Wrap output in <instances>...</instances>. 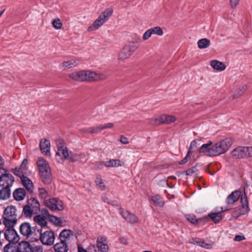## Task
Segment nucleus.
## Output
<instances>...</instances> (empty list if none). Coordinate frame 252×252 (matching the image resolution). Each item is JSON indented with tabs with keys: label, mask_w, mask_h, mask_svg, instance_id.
<instances>
[{
	"label": "nucleus",
	"mask_w": 252,
	"mask_h": 252,
	"mask_svg": "<svg viewBox=\"0 0 252 252\" xmlns=\"http://www.w3.org/2000/svg\"><path fill=\"white\" fill-rule=\"evenodd\" d=\"M54 249L55 252H67L69 248L68 244L60 241L54 245Z\"/></svg>",
	"instance_id": "nucleus-23"
},
{
	"label": "nucleus",
	"mask_w": 252,
	"mask_h": 252,
	"mask_svg": "<svg viewBox=\"0 0 252 252\" xmlns=\"http://www.w3.org/2000/svg\"><path fill=\"white\" fill-rule=\"evenodd\" d=\"M7 229L4 232L5 238L9 242V243L15 244L19 241L20 237L14 228V226H5Z\"/></svg>",
	"instance_id": "nucleus-11"
},
{
	"label": "nucleus",
	"mask_w": 252,
	"mask_h": 252,
	"mask_svg": "<svg viewBox=\"0 0 252 252\" xmlns=\"http://www.w3.org/2000/svg\"><path fill=\"white\" fill-rule=\"evenodd\" d=\"M113 10L112 8L106 9L99 16L88 28L89 32H92L99 29L106 22L112 15Z\"/></svg>",
	"instance_id": "nucleus-4"
},
{
	"label": "nucleus",
	"mask_w": 252,
	"mask_h": 252,
	"mask_svg": "<svg viewBox=\"0 0 252 252\" xmlns=\"http://www.w3.org/2000/svg\"><path fill=\"white\" fill-rule=\"evenodd\" d=\"M40 148L42 154L47 156H50V142L49 140L44 139L40 141Z\"/></svg>",
	"instance_id": "nucleus-18"
},
{
	"label": "nucleus",
	"mask_w": 252,
	"mask_h": 252,
	"mask_svg": "<svg viewBox=\"0 0 252 252\" xmlns=\"http://www.w3.org/2000/svg\"><path fill=\"white\" fill-rule=\"evenodd\" d=\"M80 60L77 58H73L70 60L63 62L60 65L61 69L66 70L75 67L79 63Z\"/></svg>",
	"instance_id": "nucleus-15"
},
{
	"label": "nucleus",
	"mask_w": 252,
	"mask_h": 252,
	"mask_svg": "<svg viewBox=\"0 0 252 252\" xmlns=\"http://www.w3.org/2000/svg\"><path fill=\"white\" fill-rule=\"evenodd\" d=\"M39 238L41 243L45 245H52L55 239V233L51 230H47L42 233L39 232Z\"/></svg>",
	"instance_id": "nucleus-12"
},
{
	"label": "nucleus",
	"mask_w": 252,
	"mask_h": 252,
	"mask_svg": "<svg viewBox=\"0 0 252 252\" xmlns=\"http://www.w3.org/2000/svg\"><path fill=\"white\" fill-rule=\"evenodd\" d=\"M39 232L42 233V229L36 226L35 229H32V235L29 237V239L32 241H37L39 240H40V238H39Z\"/></svg>",
	"instance_id": "nucleus-33"
},
{
	"label": "nucleus",
	"mask_w": 252,
	"mask_h": 252,
	"mask_svg": "<svg viewBox=\"0 0 252 252\" xmlns=\"http://www.w3.org/2000/svg\"><path fill=\"white\" fill-rule=\"evenodd\" d=\"M12 243H8L3 249V252H16V248Z\"/></svg>",
	"instance_id": "nucleus-45"
},
{
	"label": "nucleus",
	"mask_w": 252,
	"mask_h": 252,
	"mask_svg": "<svg viewBox=\"0 0 252 252\" xmlns=\"http://www.w3.org/2000/svg\"><path fill=\"white\" fill-rule=\"evenodd\" d=\"M246 90V87L243 86L236 90L234 93L233 97L237 98L241 96Z\"/></svg>",
	"instance_id": "nucleus-46"
},
{
	"label": "nucleus",
	"mask_w": 252,
	"mask_h": 252,
	"mask_svg": "<svg viewBox=\"0 0 252 252\" xmlns=\"http://www.w3.org/2000/svg\"><path fill=\"white\" fill-rule=\"evenodd\" d=\"M210 65L213 69L219 71H222L226 68L225 65L222 62L218 60H213L211 61Z\"/></svg>",
	"instance_id": "nucleus-27"
},
{
	"label": "nucleus",
	"mask_w": 252,
	"mask_h": 252,
	"mask_svg": "<svg viewBox=\"0 0 252 252\" xmlns=\"http://www.w3.org/2000/svg\"><path fill=\"white\" fill-rule=\"evenodd\" d=\"M102 200L104 202L107 203L108 204H111V201L110 199L106 196H102Z\"/></svg>",
	"instance_id": "nucleus-64"
},
{
	"label": "nucleus",
	"mask_w": 252,
	"mask_h": 252,
	"mask_svg": "<svg viewBox=\"0 0 252 252\" xmlns=\"http://www.w3.org/2000/svg\"><path fill=\"white\" fill-rule=\"evenodd\" d=\"M32 228L31 224L29 222H23L21 224L19 227V231L21 235L29 238L32 235Z\"/></svg>",
	"instance_id": "nucleus-16"
},
{
	"label": "nucleus",
	"mask_w": 252,
	"mask_h": 252,
	"mask_svg": "<svg viewBox=\"0 0 252 252\" xmlns=\"http://www.w3.org/2000/svg\"><path fill=\"white\" fill-rule=\"evenodd\" d=\"M95 183L96 186L100 189V190H105V186L104 182L100 175L96 176Z\"/></svg>",
	"instance_id": "nucleus-39"
},
{
	"label": "nucleus",
	"mask_w": 252,
	"mask_h": 252,
	"mask_svg": "<svg viewBox=\"0 0 252 252\" xmlns=\"http://www.w3.org/2000/svg\"><path fill=\"white\" fill-rule=\"evenodd\" d=\"M189 155H190V154H188V152L185 158L184 159H183L182 160H181L179 162V164H184L187 163L188 161V158L189 156Z\"/></svg>",
	"instance_id": "nucleus-60"
},
{
	"label": "nucleus",
	"mask_w": 252,
	"mask_h": 252,
	"mask_svg": "<svg viewBox=\"0 0 252 252\" xmlns=\"http://www.w3.org/2000/svg\"><path fill=\"white\" fill-rule=\"evenodd\" d=\"M88 249L90 251V252H97L95 246L94 244L90 245L88 247Z\"/></svg>",
	"instance_id": "nucleus-61"
},
{
	"label": "nucleus",
	"mask_w": 252,
	"mask_h": 252,
	"mask_svg": "<svg viewBox=\"0 0 252 252\" xmlns=\"http://www.w3.org/2000/svg\"><path fill=\"white\" fill-rule=\"evenodd\" d=\"M198 145L197 141L196 140H193L189 146V148L188 151V154H190L191 150L197 147Z\"/></svg>",
	"instance_id": "nucleus-52"
},
{
	"label": "nucleus",
	"mask_w": 252,
	"mask_h": 252,
	"mask_svg": "<svg viewBox=\"0 0 252 252\" xmlns=\"http://www.w3.org/2000/svg\"><path fill=\"white\" fill-rule=\"evenodd\" d=\"M151 200L154 202L156 206L163 207L164 202L163 198L159 195H156L151 197Z\"/></svg>",
	"instance_id": "nucleus-30"
},
{
	"label": "nucleus",
	"mask_w": 252,
	"mask_h": 252,
	"mask_svg": "<svg viewBox=\"0 0 252 252\" xmlns=\"http://www.w3.org/2000/svg\"><path fill=\"white\" fill-rule=\"evenodd\" d=\"M106 78L105 74L91 70H83L84 82H94L104 80Z\"/></svg>",
	"instance_id": "nucleus-7"
},
{
	"label": "nucleus",
	"mask_w": 252,
	"mask_h": 252,
	"mask_svg": "<svg viewBox=\"0 0 252 252\" xmlns=\"http://www.w3.org/2000/svg\"><path fill=\"white\" fill-rule=\"evenodd\" d=\"M240 200L242 205L238 208L239 212L237 213L238 216L243 215L250 211L248 201L244 189L243 194L241 195Z\"/></svg>",
	"instance_id": "nucleus-13"
},
{
	"label": "nucleus",
	"mask_w": 252,
	"mask_h": 252,
	"mask_svg": "<svg viewBox=\"0 0 252 252\" xmlns=\"http://www.w3.org/2000/svg\"><path fill=\"white\" fill-rule=\"evenodd\" d=\"M73 236V233L72 230L64 229L60 233L59 239L60 241L68 244Z\"/></svg>",
	"instance_id": "nucleus-17"
},
{
	"label": "nucleus",
	"mask_w": 252,
	"mask_h": 252,
	"mask_svg": "<svg viewBox=\"0 0 252 252\" xmlns=\"http://www.w3.org/2000/svg\"><path fill=\"white\" fill-rule=\"evenodd\" d=\"M18 252H43L40 246L32 245L27 241L20 242L17 248Z\"/></svg>",
	"instance_id": "nucleus-8"
},
{
	"label": "nucleus",
	"mask_w": 252,
	"mask_h": 252,
	"mask_svg": "<svg viewBox=\"0 0 252 252\" xmlns=\"http://www.w3.org/2000/svg\"><path fill=\"white\" fill-rule=\"evenodd\" d=\"M185 217L187 220L192 223L195 224L197 222V220L193 214H187Z\"/></svg>",
	"instance_id": "nucleus-49"
},
{
	"label": "nucleus",
	"mask_w": 252,
	"mask_h": 252,
	"mask_svg": "<svg viewBox=\"0 0 252 252\" xmlns=\"http://www.w3.org/2000/svg\"><path fill=\"white\" fill-rule=\"evenodd\" d=\"M56 145L58 151L55 155L56 160L59 163H63L65 160H67L70 153L68 152V149L64 145L63 140H57Z\"/></svg>",
	"instance_id": "nucleus-5"
},
{
	"label": "nucleus",
	"mask_w": 252,
	"mask_h": 252,
	"mask_svg": "<svg viewBox=\"0 0 252 252\" xmlns=\"http://www.w3.org/2000/svg\"><path fill=\"white\" fill-rule=\"evenodd\" d=\"M103 164L107 167H116L122 166L121 161L119 159H110L109 161L103 162ZM99 165L102 166L103 163L99 162Z\"/></svg>",
	"instance_id": "nucleus-26"
},
{
	"label": "nucleus",
	"mask_w": 252,
	"mask_h": 252,
	"mask_svg": "<svg viewBox=\"0 0 252 252\" xmlns=\"http://www.w3.org/2000/svg\"><path fill=\"white\" fill-rule=\"evenodd\" d=\"M149 124L151 125L156 126L163 123V118L162 116L158 118H151L149 120Z\"/></svg>",
	"instance_id": "nucleus-40"
},
{
	"label": "nucleus",
	"mask_w": 252,
	"mask_h": 252,
	"mask_svg": "<svg viewBox=\"0 0 252 252\" xmlns=\"http://www.w3.org/2000/svg\"><path fill=\"white\" fill-rule=\"evenodd\" d=\"M120 141L123 144H127L129 143L128 139L124 135H121L120 138Z\"/></svg>",
	"instance_id": "nucleus-55"
},
{
	"label": "nucleus",
	"mask_w": 252,
	"mask_h": 252,
	"mask_svg": "<svg viewBox=\"0 0 252 252\" xmlns=\"http://www.w3.org/2000/svg\"><path fill=\"white\" fill-rule=\"evenodd\" d=\"M243 193L241 191L236 190L231 192L226 199L227 204H233L236 202Z\"/></svg>",
	"instance_id": "nucleus-20"
},
{
	"label": "nucleus",
	"mask_w": 252,
	"mask_h": 252,
	"mask_svg": "<svg viewBox=\"0 0 252 252\" xmlns=\"http://www.w3.org/2000/svg\"><path fill=\"white\" fill-rule=\"evenodd\" d=\"M15 181L14 177L6 169L0 171V186L2 187H11Z\"/></svg>",
	"instance_id": "nucleus-9"
},
{
	"label": "nucleus",
	"mask_w": 252,
	"mask_h": 252,
	"mask_svg": "<svg viewBox=\"0 0 252 252\" xmlns=\"http://www.w3.org/2000/svg\"><path fill=\"white\" fill-rule=\"evenodd\" d=\"M232 144V141L230 138H225L219 141L211 147L209 154L213 157L223 154L229 149Z\"/></svg>",
	"instance_id": "nucleus-2"
},
{
	"label": "nucleus",
	"mask_w": 252,
	"mask_h": 252,
	"mask_svg": "<svg viewBox=\"0 0 252 252\" xmlns=\"http://www.w3.org/2000/svg\"><path fill=\"white\" fill-rule=\"evenodd\" d=\"M28 205L32 207L35 212L39 210L40 204L38 201L34 198H31L28 200Z\"/></svg>",
	"instance_id": "nucleus-37"
},
{
	"label": "nucleus",
	"mask_w": 252,
	"mask_h": 252,
	"mask_svg": "<svg viewBox=\"0 0 252 252\" xmlns=\"http://www.w3.org/2000/svg\"><path fill=\"white\" fill-rule=\"evenodd\" d=\"M26 196V190L23 188H18L13 192V197L17 201L23 200Z\"/></svg>",
	"instance_id": "nucleus-25"
},
{
	"label": "nucleus",
	"mask_w": 252,
	"mask_h": 252,
	"mask_svg": "<svg viewBox=\"0 0 252 252\" xmlns=\"http://www.w3.org/2000/svg\"><path fill=\"white\" fill-rule=\"evenodd\" d=\"M21 181L27 190L30 192H32L33 186L32 181L25 176L21 177Z\"/></svg>",
	"instance_id": "nucleus-24"
},
{
	"label": "nucleus",
	"mask_w": 252,
	"mask_h": 252,
	"mask_svg": "<svg viewBox=\"0 0 252 252\" xmlns=\"http://www.w3.org/2000/svg\"><path fill=\"white\" fill-rule=\"evenodd\" d=\"M96 246L100 252H108L109 246L106 237L103 236L98 237L96 240Z\"/></svg>",
	"instance_id": "nucleus-14"
},
{
	"label": "nucleus",
	"mask_w": 252,
	"mask_h": 252,
	"mask_svg": "<svg viewBox=\"0 0 252 252\" xmlns=\"http://www.w3.org/2000/svg\"><path fill=\"white\" fill-rule=\"evenodd\" d=\"M162 117L163 118V123H165L167 124L173 123L176 120L175 117L172 115H163Z\"/></svg>",
	"instance_id": "nucleus-41"
},
{
	"label": "nucleus",
	"mask_w": 252,
	"mask_h": 252,
	"mask_svg": "<svg viewBox=\"0 0 252 252\" xmlns=\"http://www.w3.org/2000/svg\"><path fill=\"white\" fill-rule=\"evenodd\" d=\"M38 195L41 198L46 200L49 196V193L45 189L39 188H38Z\"/></svg>",
	"instance_id": "nucleus-43"
},
{
	"label": "nucleus",
	"mask_w": 252,
	"mask_h": 252,
	"mask_svg": "<svg viewBox=\"0 0 252 252\" xmlns=\"http://www.w3.org/2000/svg\"><path fill=\"white\" fill-rule=\"evenodd\" d=\"M4 162L3 158L0 156V171H2V169H5L4 167Z\"/></svg>",
	"instance_id": "nucleus-62"
},
{
	"label": "nucleus",
	"mask_w": 252,
	"mask_h": 252,
	"mask_svg": "<svg viewBox=\"0 0 252 252\" xmlns=\"http://www.w3.org/2000/svg\"><path fill=\"white\" fill-rule=\"evenodd\" d=\"M240 0H230V5L232 8H235L239 4Z\"/></svg>",
	"instance_id": "nucleus-56"
},
{
	"label": "nucleus",
	"mask_w": 252,
	"mask_h": 252,
	"mask_svg": "<svg viewBox=\"0 0 252 252\" xmlns=\"http://www.w3.org/2000/svg\"><path fill=\"white\" fill-rule=\"evenodd\" d=\"M33 212H35L32 207L27 205L23 207L22 214L26 218H30L32 217Z\"/></svg>",
	"instance_id": "nucleus-34"
},
{
	"label": "nucleus",
	"mask_w": 252,
	"mask_h": 252,
	"mask_svg": "<svg viewBox=\"0 0 252 252\" xmlns=\"http://www.w3.org/2000/svg\"><path fill=\"white\" fill-rule=\"evenodd\" d=\"M22 170H23V168H21V167L19 168H15L12 169V171L15 175L21 178V176H24L23 174Z\"/></svg>",
	"instance_id": "nucleus-50"
},
{
	"label": "nucleus",
	"mask_w": 252,
	"mask_h": 252,
	"mask_svg": "<svg viewBox=\"0 0 252 252\" xmlns=\"http://www.w3.org/2000/svg\"><path fill=\"white\" fill-rule=\"evenodd\" d=\"M189 155H190V154H188V152L185 158L184 159H183L182 160H181L179 162V164H184L187 163L188 161V158L189 156Z\"/></svg>",
	"instance_id": "nucleus-59"
},
{
	"label": "nucleus",
	"mask_w": 252,
	"mask_h": 252,
	"mask_svg": "<svg viewBox=\"0 0 252 252\" xmlns=\"http://www.w3.org/2000/svg\"><path fill=\"white\" fill-rule=\"evenodd\" d=\"M138 46L134 41H130L123 48L118 56V60L123 61L129 58L137 50Z\"/></svg>",
	"instance_id": "nucleus-6"
},
{
	"label": "nucleus",
	"mask_w": 252,
	"mask_h": 252,
	"mask_svg": "<svg viewBox=\"0 0 252 252\" xmlns=\"http://www.w3.org/2000/svg\"><path fill=\"white\" fill-rule=\"evenodd\" d=\"M195 170L196 168L194 167L187 170L186 173L187 175H191L195 172Z\"/></svg>",
	"instance_id": "nucleus-58"
},
{
	"label": "nucleus",
	"mask_w": 252,
	"mask_h": 252,
	"mask_svg": "<svg viewBox=\"0 0 252 252\" xmlns=\"http://www.w3.org/2000/svg\"><path fill=\"white\" fill-rule=\"evenodd\" d=\"M37 164L42 181L45 184H50L52 181V175L48 163L43 158H39Z\"/></svg>",
	"instance_id": "nucleus-3"
},
{
	"label": "nucleus",
	"mask_w": 252,
	"mask_h": 252,
	"mask_svg": "<svg viewBox=\"0 0 252 252\" xmlns=\"http://www.w3.org/2000/svg\"><path fill=\"white\" fill-rule=\"evenodd\" d=\"M246 154V158L252 157V146L245 147Z\"/></svg>",
	"instance_id": "nucleus-54"
},
{
	"label": "nucleus",
	"mask_w": 252,
	"mask_h": 252,
	"mask_svg": "<svg viewBox=\"0 0 252 252\" xmlns=\"http://www.w3.org/2000/svg\"><path fill=\"white\" fill-rule=\"evenodd\" d=\"M83 157V156L81 155H79L77 154H73L71 152H70L69 158H67L69 161L73 162L78 160L79 159Z\"/></svg>",
	"instance_id": "nucleus-42"
},
{
	"label": "nucleus",
	"mask_w": 252,
	"mask_h": 252,
	"mask_svg": "<svg viewBox=\"0 0 252 252\" xmlns=\"http://www.w3.org/2000/svg\"><path fill=\"white\" fill-rule=\"evenodd\" d=\"M27 163L28 160L27 159H24L20 165L21 168H23V170H25L26 169V165Z\"/></svg>",
	"instance_id": "nucleus-63"
},
{
	"label": "nucleus",
	"mask_w": 252,
	"mask_h": 252,
	"mask_svg": "<svg viewBox=\"0 0 252 252\" xmlns=\"http://www.w3.org/2000/svg\"><path fill=\"white\" fill-rule=\"evenodd\" d=\"M34 220L37 224L41 227L40 228L45 227L47 224L45 217L40 215L35 216L34 217Z\"/></svg>",
	"instance_id": "nucleus-29"
},
{
	"label": "nucleus",
	"mask_w": 252,
	"mask_h": 252,
	"mask_svg": "<svg viewBox=\"0 0 252 252\" xmlns=\"http://www.w3.org/2000/svg\"><path fill=\"white\" fill-rule=\"evenodd\" d=\"M212 145V142L211 141H209L207 143L203 144L199 150V153H205L210 157H213V156H211L209 154V151L211 149L210 146Z\"/></svg>",
	"instance_id": "nucleus-32"
},
{
	"label": "nucleus",
	"mask_w": 252,
	"mask_h": 252,
	"mask_svg": "<svg viewBox=\"0 0 252 252\" xmlns=\"http://www.w3.org/2000/svg\"><path fill=\"white\" fill-rule=\"evenodd\" d=\"M53 27L57 29H61L62 27V23L59 18L55 19L52 21Z\"/></svg>",
	"instance_id": "nucleus-48"
},
{
	"label": "nucleus",
	"mask_w": 252,
	"mask_h": 252,
	"mask_svg": "<svg viewBox=\"0 0 252 252\" xmlns=\"http://www.w3.org/2000/svg\"><path fill=\"white\" fill-rule=\"evenodd\" d=\"M190 243L194 245H197L205 249H209L211 247L210 244L205 242L203 240H202L199 238H196L195 239H192Z\"/></svg>",
	"instance_id": "nucleus-31"
},
{
	"label": "nucleus",
	"mask_w": 252,
	"mask_h": 252,
	"mask_svg": "<svg viewBox=\"0 0 252 252\" xmlns=\"http://www.w3.org/2000/svg\"><path fill=\"white\" fill-rule=\"evenodd\" d=\"M50 220L51 222H52L54 224L57 226H60L62 225V220L54 216H50Z\"/></svg>",
	"instance_id": "nucleus-47"
},
{
	"label": "nucleus",
	"mask_w": 252,
	"mask_h": 252,
	"mask_svg": "<svg viewBox=\"0 0 252 252\" xmlns=\"http://www.w3.org/2000/svg\"><path fill=\"white\" fill-rule=\"evenodd\" d=\"M245 147H238L231 152V156L234 158H246Z\"/></svg>",
	"instance_id": "nucleus-19"
},
{
	"label": "nucleus",
	"mask_w": 252,
	"mask_h": 252,
	"mask_svg": "<svg viewBox=\"0 0 252 252\" xmlns=\"http://www.w3.org/2000/svg\"><path fill=\"white\" fill-rule=\"evenodd\" d=\"M11 187H2L0 190V199L6 200L10 197Z\"/></svg>",
	"instance_id": "nucleus-28"
},
{
	"label": "nucleus",
	"mask_w": 252,
	"mask_h": 252,
	"mask_svg": "<svg viewBox=\"0 0 252 252\" xmlns=\"http://www.w3.org/2000/svg\"><path fill=\"white\" fill-rule=\"evenodd\" d=\"M44 204L51 211H61L63 209V202L57 198L44 200Z\"/></svg>",
	"instance_id": "nucleus-10"
},
{
	"label": "nucleus",
	"mask_w": 252,
	"mask_h": 252,
	"mask_svg": "<svg viewBox=\"0 0 252 252\" xmlns=\"http://www.w3.org/2000/svg\"><path fill=\"white\" fill-rule=\"evenodd\" d=\"M152 36L151 32L150 31V29L147 30L143 35V40H147Z\"/></svg>",
	"instance_id": "nucleus-53"
},
{
	"label": "nucleus",
	"mask_w": 252,
	"mask_h": 252,
	"mask_svg": "<svg viewBox=\"0 0 252 252\" xmlns=\"http://www.w3.org/2000/svg\"><path fill=\"white\" fill-rule=\"evenodd\" d=\"M68 77L74 81L84 82L83 70L74 71L69 74Z\"/></svg>",
	"instance_id": "nucleus-22"
},
{
	"label": "nucleus",
	"mask_w": 252,
	"mask_h": 252,
	"mask_svg": "<svg viewBox=\"0 0 252 252\" xmlns=\"http://www.w3.org/2000/svg\"><path fill=\"white\" fill-rule=\"evenodd\" d=\"M208 217L215 223H218L222 219L221 212L211 213L208 215Z\"/></svg>",
	"instance_id": "nucleus-35"
},
{
	"label": "nucleus",
	"mask_w": 252,
	"mask_h": 252,
	"mask_svg": "<svg viewBox=\"0 0 252 252\" xmlns=\"http://www.w3.org/2000/svg\"><path fill=\"white\" fill-rule=\"evenodd\" d=\"M150 31L152 34H157L159 36H161L163 34V32L162 29L159 27H155L154 28H152L149 29Z\"/></svg>",
	"instance_id": "nucleus-44"
},
{
	"label": "nucleus",
	"mask_w": 252,
	"mask_h": 252,
	"mask_svg": "<svg viewBox=\"0 0 252 252\" xmlns=\"http://www.w3.org/2000/svg\"><path fill=\"white\" fill-rule=\"evenodd\" d=\"M210 45V40L206 38L199 39L197 42L198 47L201 49L207 48Z\"/></svg>",
	"instance_id": "nucleus-36"
},
{
	"label": "nucleus",
	"mask_w": 252,
	"mask_h": 252,
	"mask_svg": "<svg viewBox=\"0 0 252 252\" xmlns=\"http://www.w3.org/2000/svg\"><path fill=\"white\" fill-rule=\"evenodd\" d=\"M15 206L9 205L7 206L3 213V223L5 226H14L17 223L18 216Z\"/></svg>",
	"instance_id": "nucleus-1"
},
{
	"label": "nucleus",
	"mask_w": 252,
	"mask_h": 252,
	"mask_svg": "<svg viewBox=\"0 0 252 252\" xmlns=\"http://www.w3.org/2000/svg\"><path fill=\"white\" fill-rule=\"evenodd\" d=\"M84 132L93 134V133H96L98 131H101L100 125H98L95 126L89 127L88 128L85 129L83 130Z\"/></svg>",
	"instance_id": "nucleus-38"
},
{
	"label": "nucleus",
	"mask_w": 252,
	"mask_h": 252,
	"mask_svg": "<svg viewBox=\"0 0 252 252\" xmlns=\"http://www.w3.org/2000/svg\"><path fill=\"white\" fill-rule=\"evenodd\" d=\"M245 239V237L244 236V235H237L235 236V237L234 239V240L235 241L239 242V241L244 240Z\"/></svg>",
	"instance_id": "nucleus-57"
},
{
	"label": "nucleus",
	"mask_w": 252,
	"mask_h": 252,
	"mask_svg": "<svg viewBox=\"0 0 252 252\" xmlns=\"http://www.w3.org/2000/svg\"><path fill=\"white\" fill-rule=\"evenodd\" d=\"M120 210L121 215L128 222L133 223L137 221L138 219L135 215L131 214L127 211H124L122 209H120Z\"/></svg>",
	"instance_id": "nucleus-21"
},
{
	"label": "nucleus",
	"mask_w": 252,
	"mask_h": 252,
	"mask_svg": "<svg viewBox=\"0 0 252 252\" xmlns=\"http://www.w3.org/2000/svg\"><path fill=\"white\" fill-rule=\"evenodd\" d=\"M101 130L105 129L111 128L114 126V124L112 123H108L103 125H99Z\"/></svg>",
	"instance_id": "nucleus-51"
}]
</instances>
